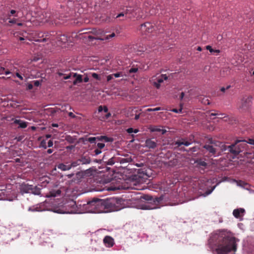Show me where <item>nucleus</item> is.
Returning a JSON list of instances; mask_svg holds the SVG:
<instances>
[{
  "label": "nucleus",
  "instance_id": "1",
  "mask_svg": "<svg viewBox=\"0 0 254 254\" xmlns=\"http://www.w3.org/2000/svg\"><path fill=\"white\" fill-rule=\"evenodd\" d=\"M208 244L213 254H235L237 249V240L232 234L226 231L212 233Z\"/></svg>",
  "mask_w": 254,
  "mask_h": 254
},
{
  "label": "nucleus",
  "instance_id": "2",
  "mask_svg": "<svg viewBox=\"0 0 254 254\" xmlns=\"http://www.w3.org/2000/svg\"><path fill=\"white\" fill-rule=\"evenodd\" d=\"M248 147L246 144V140L237 139L234 143L229 145V153L236 156L241 152L246 150Z\"/></svg>",
  "mask_w": 254,
  "mask_h": 254
},
{
  "label": "nucleus",
  "instance_id": "3",
  "mask_svg": "<svg viewBox=\"0 0 254 254\" xmlns=\"http://www.w3.org/2000/svg\"><path fill=\"white\" fill-rule=\"evenodd\" d=\"M44 18H40V22L41 23H49L51 24H55L56 25L62 23L61 21H64V17H67V15L63 16V15H59L57 13L51 15L50 13H45Z\"/></svg>",
  "mask_w": 254,
  "mask_h": 254
},
{
  "label": "nucleus",
  "instance_id": "4",
  "mask_svg": "<svg viewBox=\"0 0 254 254\" xmlns=\"http://www.w3.org/2000/svg\"><path fill=\"white\" fill-rule=\"evenodd\" d=\"M102 209L99 210L101 213L108 212L117 210L116 203L117 200L115 198H110L102 200Z\"/></svg>",
  "mask_w": 254,
  "mask_h": 254
},
{
  "label": "nucleus",
  "instance_id": "5",
  "mask_svg": "<svg viewBox=\"0 0 254 254\" xmlns=\"http://www.w3.org/2000/svg\"><path fill=\"white\" fill-rule=\"evenodd\" d=\"M102 200L99 198H93L87 202L90 211L93 213H101L99 210L102 209Z\"/></svg>",
  "mask_w": 254,
  "mask_h": 254
},
{
  "label": "nucleus",
  "instance_id": "6",
  "mask_svg": "<svg viewBox=\"0 0 254 254\" xmlns=\"http://www.w3.org/2000/svg\"><path fill=\"white\" fill-rule=\"evenodd\" d=\"M168 76L166 74H157L153 76L150 81L151 84L157 89H159L160 87V84L163 82L164 80L168 79Z\"/></svg>",
  "mask_w": 254,
  "mask_h": 254
},
{
  "label": "nucleus",
  "instance_id": "7",
  "mask_svg": "<svg viewBox=\"0 0 254 254\" xmlns=\"http://www.w3.org/2000/svg\"><path fill=\"white\" fill-rule=\"evenodd\" d=\"M140 30L143 35H148L155 30V27L152 23L146 22L140 25Z\"/></svg>",
  "mask_w": 254,
  "mask_h": 254
},
{
  "label": "nucleus",
  "instance_id": "8",
  "mask_svg": "<svg viewBox=\"0 0 254 254\" xmlns=\"http://www.w3.org/2000/svg\"><path fill=\"white\" fill-rule=\"evenodd\" d=\"M76 33H72L71 37H67V36L65 34H61L57 36L56 39L58 42L61 43H66V42L73 43L74 42L73 38H76Z\"/></svg>",
  "mask_w": 254,
  "mask_h": 254
},
{
  "label": "nucleus",
  "instance_id": "9",
  "mask_svg": "<svg viewBox=\"0 0 254 254\" xmlns=\"http://www.w3.org/2000/svg\"><path fill=\"white\" fill-rule=\"evenodd\" d=\"M72 78H75L74 80L73 81V85H76L78 83H80L82 82V76L80 74H77L75 73H70L68 75L64 76V79H67Z\"/></svg>",
  "mask_w": 254,
  "mask_h": 254
},
{
  "label": "nucleus",
  "instance_id": "10",
  "mask_svg": "<svg viewBox=\"0 0 254 254\" xmlns=\"http://www.w3.org/2000/svg\"><path fill=\"white\" fill-rule=\"evenodd\" d=\"M117 162H119L121 164L130 163L132 161V159L130 155L128 154H123L120 157H117L116 158Z\"/></svg>",
  "mask_w": 254,
  "mask_h": 254
},
{
  "label": "nucleus",
  "instance_id": "11",
  "mask_svg": "<svg viewBox=\"0 0 254 254\" xmlns=\"http://www.w3.org/2000/svg\"><path fill=\"white\" fill-rule=\"evenodd\" d=\"M54 35L51 33L46 32L44 33H41L39 34V39L37 40V41L39 42H46L48 40L50 41H53L55 39L53 38L52 36Z\"/></svg>",
  "mask_w": 254,
  "mask_h": 254
},
{
  "label": "nucleus",
  "instance_id": "12",
  "mask_svg": "<svg viewBox=\"0 0 254 254\" xmlns=\"http://www.w3.org/2000/svg\"><path fill=\"white\" fill-rule=\"evenodd\" d=\"M32 185L23 183L20 185L19 190L22 193H30Z\"/></svg>",
  "mask_w": 254,
  "mask_h": 254
},
{
  "label": "nucleus",
  "instance_id": "13",
  "mask_svg": "<svg viewBox=\"0 0 254 254\" xmlns=\"http://www.w3.org/2000/svg\"><path fill=\"white\" fill-rule=\"evenodd\" d=\"M251 98L250 97H243L241 101L239 108L243 109H246L250 105Z\"/></svg>",
  "mask_w": 254,
  "mask_h": 254
},
{
  "label": "nucleus",
  "instance_id": "14",
  "mask_svg": "<svg viewBox=\"0 0 254 254\" xmlns=\"http://www.w3.org/2000/svg\"><path fill=\"white\" fill-rule=\"evenodd\" d=\"M145 146L149 149H154L157 147L156 140L154 138H147L145 142Z\"/></svg>",
  "mask_w": 254,
  "mask_h": 254
},
{
  "label": "nucleus",
  "instance_id": "15",
  "mask_svg": "<svg viewBox=\"0 0 254 254\" xmlns=\"http://www.w3.org/2000/svg\"><path fill=\"white\" fill-rule=\"evenodd\" d=\"M103 243L108 248L112 247L115 244L114 239L109 236H106L104 237Z\"/></svg>",
  "mask_w": 254,
  "mask_h": 254
},
{
  "label": "nucleus",
  "instance_id": "16",
  "mask_svg": "<svg viewBox=\"0 0 254 254\" xmlns=\"http://www.w3.org/2000/svg\"><path fill=\"white\" fill-rule=\"evenodd\" d=\"M141 110H137L136 107L133 108H130L128 110L127 114H130L129 116H133L134 115H135L134 119L135 120H137L140 117V113Z\"/></svg>",
  "mask_w": 254,
  "mask_h": 254
},
{
  "label": "nucleus",
  "instance_id": "17",
  "mask_svg": "<svg viewBox=\"0 0 254 254\" xmlns=\"http://www.w3.org/2000/svg\"><path fill=\"white\" fill-rule=\"evenodd\" d=\"M79 32L80 33H79V35H77V36H76V37H79V38H82L81 37H80L81 35H82L83 34H87V35L84 36V38H88L90 40L99 39L98 37H94L90 35H89V33L90 32V31H88V29H87L81 30V31H79Z\"/></svg>",
  "mask_w": 254,
  "mask_h": 254
},
{
  "label": "nucleus",
  "instance_id": "18",
  "mask_svg": "<svg viewBox=\"0 0 254 254\" xmlns=\"http://www.w3.org/2000/svg\"><path fill=\"white\" fill-rule=\"evenodd\" d=\"M137 10V8L134 9V8L132 9L131 7L127 9L126 11H125L126 14V18H132V17H135L136 15L135 11Z\"/></svg>",
  "mask_w": 254,
  "mask_h": 254
},
{
  "label": "nucleus",
  "instance_id": "19",
  "mask_svg": "<svg viewBox=\"0 0 254 254\" xmlns=\"http://www.w3.org/2000/svg\"><path fill=\"white\" fill-rule=\"evenodd\" d=\"M203 148L209 152L210 156L215 155L216 150L213 145L210 144H205L204 145Z\"/></svg>",
  "mask_w": 254,
  "mask_h": 254
},
{
  "label": "nucleus",
  "instance_id": "20",
  "mask_svg": "<svg viewBox=\"0 0 254 254\" xmlns=\"http://www.w3.org/2000/svg\"><path fill=\"white\" fill-rule=\"evenodd\" d=\"M79 159L81 164H88L91 162V158L88 155H82Z\"/></svg>",
  "mask_w": 254,
  "mask_h": 254
},
{
  "label": "nucleus",
  "instance_id": "21",
  "mask_svg": "<svg viewBox=\"0 0 254 254\" xmlns=\"http://www.w3.org/2000/svg\"><path fill=\"white\" fill-rule=\"evenodd\" d=\"M245 212V209L243 208L235 209L233 210V214L235 217L239 218L242 216V214Z\"/></svg>",
  "mask_w": 254,
  "mask_h": 254
},
{
  "label": "nucleus",
  "instance_id": "22",
  "mask_svg": "<svg viewBox=\"0 0 254 254\" xmlns=\"http://www.w3.org/2000/svg\"><path fill=\"white\" fill-rule=\"evenodd\" d=\"M143 198L147 201H153L155 203H159L162 200L160 197L153 198L152 196L148 195H145Z\"/></svg>",
  "mask_w": 254,
  "mask_h": 254
},
{
  "label": "nucleus",
  "instance_id": "23",
  "mask_svg": "<svg viewBox=\"0 0 254 254\" xmlns=\"http://www.w3.org/2000/svg\"><path fill=\"white\" fill-rule=\"evenodd\" d=\"M179 164V160L177 158L176 156H175V157L173 158L171 160H169L168 162L165 163L166 165H167L168 166L170 167H174L178 165Z\"/></svg>",
  "mask_w": 254,
  "mask_h": 254
},
{
  "label": "nucleus",
  "instance_id": "24",
  "mask_svg": "<svg viewBox=\"0 0 254 254\" xmlns=\"http://www.w3.org/2000/svg\"><path fill=\"white\" fill-rule=\"evenodd\" d=\"M14 123L18 125L19 127L21 128H25L27 127V123L20 120H15Z\"/></svg>",
  "mask_w": 254,
  "mask_h": 254
},
{
  "label": "nucleus",
  "instance_id": "25",
  "mask_svg": "<svg viewBox=\"0 0 254 254\" xmlns=\"http://www.w3.org/2000/svg\"><path fill=\"white\" fill-rule=\"evenodd\" d=\"M58 168L62 171H65L70 170L71 168V167L70 166V164L68 165H65L63 163H61L58 165Z\"/></svg>",
  "mask_w": 254,
  "mask_h": 254
},
{
  "label": "nucleus",
  "instance_id": "26",
  "mask_svg": "<svg viewBox=\"0 0 254 254\" xmlns=\"http://www.w3.org/2000/svg\"><path fill=\"white\" fill-rule=\"evenodd\" d=\"M190 144H191L190 142L188 141H185L184 139H182V140H177L175 143V144L177 145L178 147H179L182 145H184L186 146H188Z\"/></svg>",
  "mask_w": 254,
  "mask_h": 254
},
{
  "label": "nucleus",
  "instance_id": "27",
  "mask_svg": "<svg viewBox=\"0 0 254 254\" xmlns=\"http://www.w3.org/2000/svg\"><path fill=\"white\" fill-rule=\"evenodd\" d=\"M35 195H40L41 194V189L37 186L32 185L31 192Z\"/></svg>",
  "mask_w": 254,
  "mask_h": 254
},
{
  "label": "nucleus",
  "instance_id": "28",
  "mask_svg": "<svg viewBox=\"0 0 254 254\" xmlns=\"http://www.w3.org/2000/svg\"><path fill=\"white\" fill-rule=\"evenodd\" d=\"M98 140L102 141L108 142H112L113 139L111 137H108L107 136H100L98 137Z\"/></svg>",
  "mask_w": 254,
  "mask_h": 254
},
{
  "label": "nucleus",
  "instance_id": "29",
  "mask_svg": "<svg viewBox=\"0 0 254 254\" xmlns=\"http://www.w3.org/2000/svg\"><path fill=\"white\" fill-rule=\"evenodd\" d=\"M195 163L197 166L199 168L205 167L207 166V163L201 159L196 160Z\"/></svg>",
  "mask_w": 254,
  "mask_h": 254
},
{
  "label": "nucleus",
  "instance_id": "30",
  "mask_svg": "<svg viewBox=\"0 0 254 254\" xmlns=\"http://www.w3.org/2000/svg\"><path fill=\"white\" fill-rule=\"evenodd\" d=\"M65 140L69 143H73L76 141V138L74 136H71L68 135L65 136Z\"/></svg>",
  "mask_w": 254,
  "mask_h": 254
},
{
  "label": "nucleus",
  "instance_id": "31",
  "mask_svg": "<svg viewBox=\"0 0 254 254\" xmlns=\"http://www.w3.org/2000/svg\"><path fill=\"white\" fill-rule=\"evenodd\" d=\"M149 129L151 132H160L161 131L160 127L158 126H150Z\"/></svg>",
  "mask_w": 254,
  "mask_h": 254
},
{
  "label": "nucleus",
  "instance_id": "32",
  "mask_svg": "<svg viewBox=\"0 0 254 254\" xmlns=\"http://www.w3.org/2000/svg\"><path fill=\"white\" fill-rule=\"evenodd\" d=\"M115 36V34L114 33H112L111 34L106 35L103 38H99L98 39H100V40H102V41L109 40L110 39H111Z\"/></svg>",
  "mask_w": 254,
  "mask_h": 254
},
{
  "label": "nucleus",
  "instance_id": "33",
  "mask_svg": "<svg viewBox=\"0 0 254 254\" xmlns=\"http://www.w3.org/2000/svg\"><path fill=\"white\" fill-rule=\"evenodd\" d=\"M80 164H81V163L80 162V159H78L75 161H72L70 163V166H71V168L72 167H76L77 166L79 165Z\"/></svg>",
  "mask_w": 254,
  "mask_h": 254
},
{
  "label": "nucleus",
  "instance_id": "34",
  "mask_svg": "<svg viewBox=\"0 0 254 254\" xmlns=\"http://www.w3.org/2000/svg\"><path fill=\"white\" fill-rule=\"evenodd\" d=\"M4 73L5 75H8L11 72L8 70H5V68L3 67H0V74H2Z\"/></svg>",
  "mask_w": 254,
  "mask_h": 254
},
{
  "label": "nucleus",
  "instance_id": "35",
  "mask_svg": "<svg viewBox=\"0 0 254 254\" xmlns=\"http://www.w3.org/2000/svg\"><path fill=\"white\" fill-rule=\"evenodd\" d=\"M61 190H57V191H51L50 192V195H49V196H52V197H55L57 195H59L61 194Z\"/></svg>",
  "mask_w": 254,
  "mask_h": 254
},
{
  "label": "nucleus",
  "instance_id": "36",
  "mask_svg": "<svg viewBox=\"0 0 254 254\" xmlns=\"http://www.w3.org/2000/svg\"><path fill=\"white\" fill-rule=\"evenodd\" d=\"M117 158V157H114L110 158L107 162V164L108 165H113L115 164L116 161V158Z\"/></svg>",
  "mask_w": 254,
  "mask_h": 254
},
{
  "label": "nucleus",
  "instance_id": "37",
  "mask_svg": "<svg viewBox=\"0 0 254 254\" xmlns=\"http://www.w3.org/2000/svg\"><path fill=\"white\" fill-rule=\"evenodd\" d=\"M120 190L119 187H115L113 185H111L110 187H107V189H106V190H107L108 191H114V190Z\"/></svg>",
  "mask_w": 254,
  "mask_h": 254
},
{
  "label": "nucleus",
  "instance_id": "38",
  "mask_svg": "<svg viewBox=\"0 0 254 254\" xmlns=\"http://www.w3.org/2000/svg\"><path fill=\"white\" fill-rule=\"evenodd\" d=\"M157 208H158V207H156V206L152 207L151 204H145L142 207V208L143 209H148V210L156 209Z\"/></svg>",
  "mask_w": 254,
  "mask_h": 254
},
{
  "label": "nucleus",
  "instance_id": "39",
  "mask_svg": "<svg viewBox=\"0 0 254 254\" xmlns=\"http://www.w3.org/2000/svg\"><path fill=\"white\" fill-rule=\"evenodd\" d=\"M29 211H40L41 210L40 209V207L38 206H32L30 207L28 209Z\"/></svg>",
  "mask_w": 254,
  "mask_h": 254
},
{
  "label": "nucleus",
  "instance_id": "40",
  "mask_svg": "<svg viewBox=\"0 0 254 254\" xmlns=\"http://www.w3.org/2000/svg\"><path fill=\"white\" fill-rule=\"evenodd\" d=\"M127 131L129 133H131L132 132L137 133L139 131V130L138 129H133L132 127H130L127 129Z\"/></svg>",
  "mask_w": 254,
  "mask_h": 254
},
{
  "label": "nucleus",
  "instance_id": "41",
  "mask_svg": "<svg viewBox=\"0 0 254 254\" xmlns=\"http://www.w3.org/2000/svg\"><path fill=\"white\" fill-rule=\"evenodd\" d=\"M229 145L227 146V145H226L225 144H222L221 146V150L223 151H228V152L229 153Z\"/></svg>",
  "mask_w": 254,
  "mask_h": 254
},
{
  "label": "nucleus",
  "instance_id": "42",
  "mask_svg": "<svg viewBox=\"0 0 254 254\" xmlns=\"http://www.w3.org/2000/svg\"><path fill=\"white\" fill-rule=\"evenodd\" d=\"M182 106H183L182 104H180V108L179 109H173L172 110H171V111H172L174 113H182V109H183Z\"/></svg>",
  "mask_w": 254,
  "mask_h": 254
},
{
  "label": "nucleus",
  "instance_id": "43",
  "mask_svg": "<svg viewBox=\"0 0 254 254\" xmlns=\"http://www.w3.org/2000/svg\"><path fill=\"white\" fill-rule=\"evenodd\" d=\"M207 50H209L210 53L215 52L217 53H219L220 52L218 50H213L210 46H206Z\"/></svg>",
  "mask_w": 254,
  "mask_h": 254
},
{
  "label": "nucleus",
  "instance_id": "44",
  "mask_svg": "<svg viewBox=\"0 0 254 254\" xmlns=\"http://www.w3.org/2000/svg\"><path fill=\"white\" fill-rule=\"evenodd\" d=\"M96 140H98V137H90L87 139V140L91 143H95Z\"/></svg>",
  "mask_w": 254,
  "mask_h": 254
},
{
  "label": "nucleus",
  "instance_id": "45",
  "mask_svg": "<svg viewBox=\"0 0 254 254\" xmlns=\"http://www.w3.org/2000/svg\"><path fill=\"white\" fill-rule=\"evenodd\" d=\"M91 75H92V77H93L94 78L98 80H101V77H100V76L96 73H92L91 74Z\"/></svg>",
  "mask_w": 254,
  "mask_h": 254
},
{
  "label": "nucleus",
  "instance_id": "46",
  "mask_svg": "<svg viewBox=\"0 0 254 254\" xmlns=\"http://www.w3.org/2000/svg\"><path fill=\"white\" fill-rule=\"evenodd\" d=\"M138 71V68L137 67H131L128 70L129 73H135Z\"/></svg>",
  "mask_w": 254,
  "mask_h": 254
},
{
  "label": "nucleus",
  "instance_id": "47",
  "mask_svg": "<svg viewBox=\"0 0 254 254\" xmlns=\"http://www.w3.org/2000/svg\"><path fill=\"white\" fill-rule=\"evenodd\" d=\"M247 143L254 145V139L249 138L247 141L246 140V144H247Z\"/></svg>",
  "mask_w": 254,
  "mask_h": 254
},
{
  "label": "nucleus",
  "instance_id": "48",
  "mask_svg": "<svg viewBox=\"0 0 254 254\" xmlns=\"http://www.w3.org/2000/svg\"><path fill=\"white\" fill-rule=\"evenodd\" d=\"M97 146L98 147V149H101L105 147V144L103 143H98Z\"/></svg>",
  "mask_w": 254,
  "mask_h": 254
},
{
  "label": "nucleus",
  "instance_id": "49",
  "mask_svg": "<svg viewBox=\"0 0 254 254\" xmlns=\"http://www.w3.org/2000/svg\"><path fill=\"white\" fill-rule=\"evenodd\" d=\"M41 146L43 147L45 149L47 148L46 142V141L43 140L41 142Z\"/></svg>",
  "mask_w": 254,
  "mask_h": 254
},
{
  "label": "nucleus",
  "instance_id": "50",
  "mask_svg": "<svg viewBox=\"0 0 254 254\" xmlns=\"http://www.w3.org/2000/svg\"><path fill=\"white\" fill-rule=\"evenodd\" d=\"M33 85L35 86H39L40 85V82L39 80H34L33 81Z\"/></svg>",
  "mask_w": 254,
  "mask_h": 254
},
{
  "label": "nucleus",
  "instance_id": "51",
  "mask_svg": "<svg viewBox=\"0 0 254 254\" xmlns=\"http://www.w3.org/2000/svg\"><path fill=\"white\" fill-rule=\"evenodd\" d=\"M126 17V14H125V12H122L120 13H119L116 17V18H118V17Z\"/></svg>",
  "mask_w": 254,
  "mask_h": 254
},
{
  "label": "nucleus",
  "instance_id": "52",
  "mask_svg": "<svg viewBox=\"0 0 254 254\" xmlns=\"http://www.w3.org/2000/svg\"><path fill=\"white\" fill-rule=\"evenodd\" d=\"M121 74H122L120 72H117V73L113 74L114 77H115V78H118V77L121 76H122Z\"/></svg>",
  "mask_w": 254,
  "mask_h": 254
},
{
  "label": "nucleus",
  "instance_id": "53",
  "mask_svg": "<svg viewBox=\"0 0 254 254\" xmlns=\"http://www.w3.org/2000/svg\"><path fill=\"white\" fill-rule=\"evenodd\" d=\"M94 153H95V155H98L99 154H100L101 153V151L100 150V149H96L95 150H94Z\"/></svg>",
  "mask_w": 254,
  "mask_h": 254
},
{
  "label": "nucleus",
  "instance_id": "54",
  "mask_svg": "<svg viewBox=\"0 0 254 254\" xmlns=\"http://www.w3.org/2000/svg\"><path fill=\"white\" fill-rule=\"evenodd\" d=\"M114 78V76H113V74H110V75H109L107 76V81H110L111 79H112L113 78Z\"/></svg>",
  "mask_w": 254,
  "mask_h": 254
},
{
  "label": "nucleus",
  "instance_id": "55",
  "mask_svg": "<svg viewBox=\"0 0 254 254\" xmlns=\"http://www.w3.org/2000/svg\"><path fill=\"white\" fill-rule=\"evenodd\" d=\"M53 145V142L52 140H50L48 142V147H51Z\"/></svg>",
  "mask_w": 254,
  "mask_h": 254
},
{
  "label": "nucleus",
  "instance_id": "56",
  "mask_svg": "<svg viewBox=\"0 0 254 254\" xmlns=\"http://www.w3.org/2000/svg\"><path fill=\"white\" fill-rule=\"evenodd\" d=\"M16 76L21 80L23 79V77L18 72L16 73Z\"/></svg>",
  "mask_w": 254,
  "mask_h": 254
},
{
  "label": "nucleus",
  "instance_id": "57",
  "mask_svg": "<svg viewBox=\"0 0 254 254\" xmlns=\"http://www.w3.org/2000/svg\"><path fill=\"white\" fill-rule=\"evenodd\" d=\"M74 147H75L74 145H69V146H67L66 148L68 150H72L74 148Z\"/></svg>",
  "mask_w": 254,
  "mask_h": 254
},
{
  "label": "nucleus",
  "instance_id": "58",
  "mask_svg": "<svg viewBox=\"0 0 254 254\" xmlns=\"http://www.w3.org/2000/svg\"><path fill=\"white\" fill-rule=\"evenodd\" d=\"M33 87V84H28L27 86V88L29 90H31Z\"/></svg>",
  "mask_w": 254,
  "mask_h": 254
},
{
  "label": "nucleus",
  "instance_id": "59",
  "mask_svg": "<svg viewBox=\"0 0 254 254\" xmlns=\"http://www.w3.org/2000/svg\"><path fill=\"white\" fill-rule=\"evenodd\" d=\"M68 116L72 118H74L76 117L72 112L68 113Z\"/></svg>",
  "mask_w": 254,
  "mask_h": 254
},
{
  "label": "nucleus",
  "instance_id": "60",
  "mask_svg": "<svg viewBox=\"0 0 254 254\" xmlns=\"http://www.w3.org/2000/svg\"><path fill=\"white\" fill-rule=\"evenodd\" d=\"M83 81L84 82H87L89 81V78L87 76H86L83 79Z\"/></svg>",
  "mask_w": 254,
  "mask_h": 254
},
{
  "label": "nucleus",
  "instance_id": "61",
  "mask_svg": "<svg viewBox=\"0 0 254 254\" xmlns=\"http://www.w3.org/2000/svg\"><path fill=\"white\" fill-rule=\"evenodd\" d=\"M105 113H108V109L107 108V107L106 106H104L103 107V110Z\"/></svg>",
  "mask_w": 254,
  "mask_h": 254
},
{
  "label": "nucleus",
  "instance_id": "62",
  "mask_svg": "<svg viewBox=\"0 0 254 254\" xmlns=\"http://www.w3.org/2000/svg\"><path fill=\"white\" fill-rule=\"evenodd\" d=\"M111 116V114L110 113H107V114L105 115V118L106 119H108V118H109V117H110Z\"/></svg>",
  "mask_w": 254,
  "mask_h": 254
},
{
  "label": "nucleus",
  "instance_id": "63",
  "mask_svg": "<svg viewBox=\"0 0 254 254\" xmlns=\"http://www.w3.org/2000/svg\"><path fill=\"white\" fill-rule=\"evenodd\" d=\"M230 87V86H228L226 88H225L224 87H222L221 88L220 90H221V91L224 92L226 90V89H228Z\"/></svg>",
  "mask_w": 254,
  "mask_h": 254
},
{
  "label": "nucleus",
  "instance_id": "64",
  "mask_svg": "<svg viewBox=\"0 0 254 254\" xmlns=\"http://www.w3.org/2000/svg\"><path fill=\"white\" fill-rule=\"evenodd\" d=\"M103 107L102 106H100L98 107V112H101L102 111H103Z\"/></svg>",
  "mask_w": 254,
  "mask_h": 254
}]
</instances>
